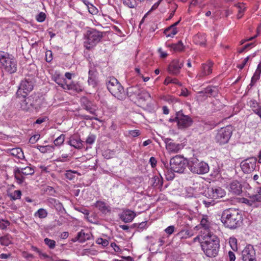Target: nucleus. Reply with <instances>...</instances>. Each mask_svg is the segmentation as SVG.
<instances>
[{"label":"nucleus","instance_id":"13d9d810","mask_svg":"<svg viewBox=\"0 0 261 261\" xmlns=\"http://www.w3.org/2000/svg\"><path fill=\"white\" fill-rule=\"evenodd\" d=\"M154 182L153 183L154 186H158L159 185L162 186L163 184L162 180H161L159 177L155 176L154 177Z\"/></svg>","mask_w":261,"mask_h":261},{"label":"nucleus","instance_id":"4c0bfd02","mask_svg":"<svg viewBox=\"0 0 261 261\" xmlns=\"http://www.w3.org/2000/svg\"><path fill=\"white\" fill-rule=\"evenodd\" d=\"M177 29L173 28L172 29H171L170 26L166 29L164 31V34L167 37H173L174 36L177 34Z\"/></svg>","mask_w":261,"mask_h":261},{"label":"nucleus","instance_id":"6e6d98bb","mask_svg":"<svg viewBox=\"0 0 261 261\" xmlns=\"http://www.w3.org/2000/svg\"><path fill=\"white\" fill-rule=\"evenodd\" d=\"M39 138H40L39 135H38V134L35 135L30 138V139L29 140V142L31 143L34 144L39 139Z\"/></svg>","mask_w":261,"mask_h":261},{"label":"nucleus","instance_id":"a18cd8bd","mask_svg":"<svg viewBox=\"0 0 261 261\" xmlns=\"http://www.w3.org/2000/svg\"><path fill=\"white\" fill-rule=\"evenodd\" d=\"M96 243L97 244L101 245L103 247H106L109 245V241L106 239H103L101 238H98L96 241Z\"/></svg>","mask_w":261,"mask_h":261},{"label":"nucleus","instance_id":"4d7b16f0","mask_svg":"<svg viewBox=\"0 0 261 261\" xmlns=\"http://www.w3.org/2000/svg\"><path fill=\"white\" fill-rule=\"evenodd\" d=\"M129 134L133 137H136L139 136L140 133L139 130L135 129L129 130Z\"/></svg>","mask_w":261,"mask_h":261},{"label":"nucleus","instance_id":"6e6552de","mask_svg":"<svg viewBox=\"0 0 261 261\" xmlns=\"http://www.w3.org/2000/svg\"><path fill=\"white\" fill-rule=\"evenodd\" d=\"M34 172V169L29 166L24 168L15 167L13 170L15 179L19 185L24 182L26 176L33 175Z\"/></svg>","mask_w":261,"mask_h":261},{"label":"nucleus","instance_id":"de8ad7c7","mask_svg":"<svg viewBox=\"0 0 261 261\" xmlns=\"http://www.w3.org/2000/svg\"><path fill=\"white\" fill-rule=\"evenodd\" d=\"M87 9L88 10L89 12L92 15H95L97 14L98 12V9L92 4L89 5V6L87 7Z\"/></svg>","mask_w":261,"mask_h":261},{"label":"nucleus","instance_id":"f03ea898","mask_svg":"<svg viewBox=\"0 0 261 261\" xmlns=\"http://www.w3.org/2000/svg\"><path fill=\"white\" fill-rule=\"evenodd\" d=\"M242 216L239 210L229 208L221 215V221L225 227L231 229L240 227L242 223Z\"/></svg>","mask_w":261,"mask_h":261},{"label":"nucleus","instance_id":"37998d69","mask_svg":"<svg viewBox=\"0 0 261 261\" xmlns=\"http://www.w3.org/2000/svg\"><path fill=\"white\" fill-rule=\"evenodd\" d=\"M65 140V135L61 134L59 137L56 138L54 141V144L56 146L61 145Z\"/></svg>","mask_w":261,"mask_h":261},{"label":"nucleus","instance_id":"79ce46f5","mask_svg":"<svg viewBox=\"0 0 261 261\" xmlns=\"http://www.w3.org/2000/svg\"><path fill=\"white\" fill-rule=\"evenodd\" d=\"M44 243L48 246L50 249H54L56 245L55 241L49 239L48 238H45L44 240Z\"/></svg>","mask_w":261,"mask_h":261},{"label":"nucleus","instance_id":"c756f323","mask_svg":"<svg viewBox=\"0 0 261 261\" xmlns=\"http://www.w3.org/2000/svg\"><path fill=\"white\" fill-rule=\"evenodd\" d=\"M8 152L12 156H16L18 159L23 157V153L20 148H14L9 150Z\"/></svg>","mask_w":261,"mask_h":261},{"label":"nucleus","instance_id":"2eb2a0df","mask_svg":"<svg viewBox=\"0 0 261 261\" xmlns=\"http://www.w3.org/2000/svg\"><path fill=\"white\" fill-rule=\"evenodd\" d=\"M164 141L166 144V148L170 153H177L182 148L181 144H176L170 138H164Z\"/></svg>","mask_w":261,"mask_h":261},{"label":"nucleus","instance_id":"f8f14e48","mask_svg":"<svg viewBox=\"0 0 261 261\" xmlns=\"http://www.w3.org/2000/svg\"><path fill=\"white\" fill-rule=\"evenodd\" d=\"M225 191L220 187L208 188L206 196L211 199H217L225 195Z\"/></svg>","mask_w":261,"mask_h":261},{"label":"nucleus","instance_id":"20e7f679","mask_svg":"<svg viewBox=\"0 0 261 261\" xmlns=\"http://www.w3.org/2000/svg\"><path fill=\"white\" fill-rule=\"evenodd\" d=\"M102 33L94 29L87 30L84 35V46L87 49H92L100 42Z\"/></svg>","mask_w":261,"mask_h":261},{"label":"nucleus","instance_id":"5fc2aeb1","mask_svg":"<svg viewBox=\"0 0 261 261\" xmlns=\"http://www.w3.org/2000/svg\"><path fill=\"white\" fill-rule=\"evenodd\" d=\"M174 230H175V227L173 225H171V226H168V227H167L165 229V231L166 232V233H167L169 235H171L172 234L174 231Z\"/></svg>","mask_w":261,"mask_h":261},{"label":"nucleus","instance_id":"9d476101","mask_svg":"<svg viewBox=\"0 0 261 261\" xmlns=\"http://www.w3.org/2000/svg\"><path fill=\"white\" fill-rule=\"evenodd\" d=\"M33 83L32 80L30 79L22 80L16 94L18 96L20 95L25 98L28 94L33 90Z\"/></svg>","mask_w":261,"mask_h":261},{"label":"nucleus","instance_id":"a211bd4d","mask_svg":"<svg viewBox=\"0 0 261 261\" xmlns=\"http://www.w3.org/2000/svg\"><path fill=\"white\" fill-rule=\"evenodd\" d=\"M21 108L24 111H29L32 108L37 109V105L34 102L33 98L31 96L25 98L21 103Z\"/></svg>","mask_w":261,"mask_h":261},{"label":"nucleus","instance_id":"4468645a","mask_svg":"<svg viewBox=\"0 0 261 261\" xmlns=\"http://www.w3.org/2000/svg\"><path fill=\"white\" fill-rule=\"evenodd\" d=\"M184 65V61L180 59H174L168 67L169 72L173 75H177Z\"/></svg>","mask_w":261,"mask_h":261},{"label":"nucleus","instance_id":"052dcab7","mask_svg":"<svg viewBox=\"0 0 261 261\" xmlns=\"http://www.w3.org/2000/svg\"><path fill=\"white\" fill-rule=\"evenodd\" d=\"M248 60H249V57L245 58L244 59V60L243 61V62H242V63L238 65L237 66V67L239 68H240V69H243L244 68V67L245 66V65L246 64V63H247V62L248 61Z\"/></svg>","mask_w":261,"mask_h":261},{"label":"nucleus","instance_id":"774afa93","mask_svg":"<svg viewBox=\"0 0 261 261\" xmlns=\"http://www.w3.org/2000/svg\"><path fill=\"white\" fill-rule=\"evenodd\" d=\"M149 163L152 167H154L156 164V160L155 158L151 157L149 159Z\"/></svg>","mask_w":261,"mask_h":261},{"label":"nucleus","instance_id":"0eeeda50","mask_svg":"<svg viewBox=\"0 0 261 261\" xmlns=\"http://www.w3.org/2000/svg\"><path fill=\"white\" fill-rule=\"evenodd\" d=\"M189 169L191 172L197 174H204L209 171L208 164L196 158H191L188 162Z\"/></svg>","mask_w":261,"mask_h":261},{"label":"nucleus","instance_id":"ea45409f","mask_svg":"<svg viewBox=\"0 0 261 261\" xmlns=\"http://www.w3.org/2000/svg\"><path fill=\"white\" fill-rule=\"evenodd\" d=\"M55 82L60 85L62 88H63L64 89H65V86L67 85V83L65 82V79L61 78L59 76L55 77Z\"/></svg>","mask_w":261,"mask_h":261},{"label":"nucleus","instance_id":"6ab92c4d","mask_svg":"<svg viewBox=\"0 0 261 261\" xmlns=\"http://www.w3.org/2000/svg\"><path fill=\"white\" fill-rule=\"evenodd\" d=\"M140 90V88L138 86L129 87L127 88L126 93L130 99H138Z\"/></svg>","mask_w":261,"mask_h":261},{"label":"nucleus","instance_id":"bf43d9fd","mask_svg":"<svg viewBox=\"0 0 261 261\" xmlns=\"http://www.w3.org/2000/svg\"><path fill=\"white\" fill-rule=\"evenodd\" d=\"M134 225V226H138V228L140 229H143L144 228H145L147 227V223H146V222H142L140 223H139V224H133Z\"/></svg>","mask_w":261,"mask_h":261},{"label":"nucleus","instance_id":"72a5a7b5","mask_svg":"<svg viewBox=\"0 0 261 261\" xmlns=\"http://www.w3.org/2000/svg\"><path fill=\"white\" fill-rule=\"evenodd\" d=\"M65 86V90H73L77 92H81L82 90V88L79 85L73 83L69 84H67V85Z\"/></svg>","mask_w":261,"mask_h":261},{"label":"nucleus","instance_id":"09e8293b","mask_svg":"<svg viewBox=\"0 0 261 261\" xmlns=\"http://www.w3.org/2000/svg\"><path fill=\"white\" fill-rule=\"evenodd\" d=\"M75 173H77V172L72 171L71 170L67 171L65 174V176L67 179L69 180H72L75 178V175L74 174Z\"/></svg>","mask_w":261,"mask_h":261},{"label":"nucleus","instance_id":"7ed1b4c3","mask_svg":"<svg viewBox=\"0 0 261 261\" xmlns=\"http://www.w3.org/2000/svg\"><path fill=\"white\" fill-rule=\"evenodd\" d=\"M188 162L186 159L179 155H175L171 159L170 161V167L171 173L169 172L168 168V164L164 163L165 167L168 170L169 177H167V179H172L174 178V174L172 172L179 173H183L186 169Z\"/></svg>","mask_w":261,"mask_h":261},{"label":"nucleus","instance_id":"4be33fe9","mask_svg":"<svg viewBox=\"0 0 261 261\" xmlns=\"http://www.w3.org/2000/svg\"><path fill=\"white\" fill-rule=\"evenodd\" d=\"M229 191L235 195H239L242 192L241 185L237 181H232L229 185Z\"/></svg>","mask_w":261,"mask_h":261},{"label":"nucleus","instance_id":"f704fd0d","mask_svg":"<svg viewBox=\"0 0 261 261\" xmlns=\"http://www.w3.org/2000/svg\"><path fill=\"white\" fill-rule=\"evenodd\" d=\"M47 212L46 210L41 208H39L35 214L34 216L40 219L45 218L47 216Z\"/></svg>","mask_w":261,"mask_h":261},{"label":"nucleus","instance_id":"49530a36","mask_svg":"<svg viewBox=\"0 0 261 261\" xmlns=\"http://www.w3.org/2000/svg\"><path fill=\"white\" fill-rule=\"evenodd\" d=\"M1 244L4 246H8L9 244H12L11 241L9 240L7 237H1L0 238Z\"/></svg>","mask_w":261,"mask_h":261},{"label":"nucleus","instance_id":"e2e57ef3","mask_svg":"<svg viewBox=\"0 0 261 261\" xmlns=\"http://www.w3.org/2000/svg\"><path fill=\"white\" fill-rule=\"evenodd\" d=\"M229 243L232 249H233L234 247L237 248V239L236 238H230Z\"/></svg>","mask_w":261,"mask_h":261},{"label":"nucleus","instance_id":"473e14b6","mask_svg":"<svg viewBox=\"0 0 261 261\" xmlns=\"http://www.w3.org/2000/svg\"><path fill=\"white\" fill-rule=\"evenodd\" d=\"M170 47L175 51H181L184 50V46L181 41H179L177 43L172 44Z\"/></svg>","mask_w":261,"mask_h":261},{"label":"nucleus","instance_id":"39448f33","mask_svg":"<svg viewBox=\"0 0 261 261\" xmlns=\"http://www.w3.org/2000/svg\"><path fill=\"white\" fill-rule=\"evenodd\" d=\"M1 68L9 73L17 70V62L14 57L7 52L0 51Z\"/></svg>","mask_w":261,"mask_h":261},{"label":"nucleus","instance_id":"680f3d73","mask_svg":"<svg viewBox=\"0 0 261 261\" xmlns=\"http://www.w3.org/2000/svg\"><path fill=\"white\" fill-rule=\"evenodd\" d=\"M243 202L250 206L254 207V203H253V201H251V196L249 197V199H244Z\"/></svg>","mask_w":261,"mask_h":261},{"label":"nucleus","instance_id":"a878e982","mask_svg":"<svg viewBox=\"0 0 261 261\" xmlns=\"http://www.w3.org/2000/svg\"><path fill=\"white\" fill-rule=\"evenodd\" d=\"M193 41L195 44L200 46H204L206 44V40L205 34H197L194 36Z\"/></svg>","mask_w":261,"mask_h":261},{"label":"nucleus","instance_id":"f257e3e1","mask_svg":"<svg viewBox=\"0 0 261 261\" xmlns=\"http://www.w3.org/2000/svg\"><path fill=\"white\" fill-rule=\"evenodd\" d=\"M203 241L201 247L203 252L207 257L216 256L220 248V241L218 238L212 232H208L203 236Z\"/></svg>","mask_w":261,"mask_h":261},{"label":"nucleus","instance_id":"aec40b11","mask_svg":"<svg viewBox=\"0 0 261 261\" xmlns=\"http://www.w3.org/2000/svg\"><path fill=\"white\" fill-rule=\"evenodd\" d=\"M136 216L134 212L129 210L124 211L120 215L121 219L125 223L130 222L133 221Z\"/></svg>","mask_w":261,"mask_h":261},{"label":"nucleus","instance_id":"2f4dec72","mask_svg":"<svg viewBox=\"0 0 261 261\" xmlns=\"http://www.w3.org/2000/svg\"><path fill=\"white\" fill-rule=\"evenodd\" d=\"M68 143L75 148L80 149L82 147V143L80 139H72L68 142Z\"/></svg>","mask_w":261,"mask_h":261},{"label":"nucleus","instance_id":"f3484780","mask_svg":"<svg viewBox=\"0 0 261 261\" xmlns=\"http://www.w3.org/2000/svg\"><path fill=\"white\" fill-rule=\"evenodd\" d=\"M213 63L211 61H208L202 64L201 69L197 74L199 78L207 76L212 73Z\"/></svg>","mask_w":261,"mask_h":261},{"label":"nucleus","instance_id":"ddd939ff","mask_svg":"<svg viewBox=\"0 0 261 261\" xmlns=\"http://www.w3.org/2000/svg\"><path fill=\"white\" fill-rule=\"evenodd\" d=\"M256 162L255 158H251L244 161L241 164L242 170L245 173L251 172L256 167Z\"/></svg>","mask_w":261,"mask_h":261},{"label":"nucleus","instance_id":"0e129e2a","mask_svg":"<svg viewBox=\"0 0 261 261\" xmlns=\"http://www.w3.org/2000/svg\"><path fill=\"white\" fill-rule=\"evenodd\" d=\"M88 82L89 85H91L93 87L96 85V82L94 77L89 76Z\"/></svg>","mask_w":261,"mask_h":261},{"label":"nucleus","instance_id":"7c9ffc66","mask_svg":"<svg viewBox=\"0 0 261 261\" xmlns=\"http://www.w3.org/2000/svg\"><path fill=\"white\" fill-rule=\"evenodd\" d=\"M234 6L238 9V13L237 14V18L240 19L242 17L244 12L246 10L245 4L244 3H238L234 5Z\"/></svg>","mask_w":261,"mask_h":261},{"label":"nucleus","instance_id":"9b49d317","mask_svg":"<svg viewBox=\"0 0 261 261\" xmlns=\"http://www.w3.org/2000/svg\"><path fill=\"white\" fill-rule=\"evenodd\" d=\"M176 119H177V125L179 128L189 127L193 122L191 117L184 115L181 111L176 112Z\"/></svg>","mask_w":261,"mask_h":261},{"label":"nucleus","instance_id":"dca6fc26","mask_svg":"<svg viewBox=\"0 0 261 261\" xmlns=\"http://www.w3.org/2000/svg\"><path fill=\"white\" fill-rule=\"evenodd\" d=\"M255 251L251 245H247L242 251V256L243 261H252L255 259Z\"/></svg>","mask_w":261,"mask_h":261},{"label":"nucleus","instance_id":"bb28decb","mask_svg":"<svg viewBox=\"0 0 261 261\" xmlns=\"http://www.w3.org/2000/svg\"><path fill=\"white\" fill-rule=\"evenodd\" d=\"M95 206L103 214H106L111 211L110 207L103 201H97L95 203Z\"/></svg>","mask_w":261,"mask_h":261},{"label":"nucleus","instance_id":"393cba45","mask_svg":"<svg viewBox=\"0 0 261 261\" xmlns=\"http://www.w3.org/2000/svg\"><path fill=\"white\" fill-rule=\"evenodd\" d=\"M251 201L254 203V207H258L261 202V187L257 189V193L251 196Z\"/></svg>","mask_w":261,"mask_h":261},{"label":"nucleus","instance_id":"c9c22d12","mask_svg":"<svg viewBox=\"0 0 261 261\" xmlns=\"http://www.w3.org/2000/svg\"><path fill=\"white\" fill-rule=\"evenodd\" d=\"M36 148L39 150V151L42 153H46L49 151H51L54 149V147L53 146L46 145V146H41V145H37Z\"/></svg>","mask_w":261,"mask_h":261},{"label":"nucleus","instance_id":"603ef678","mask_svg":"<svg viewBox=\"0 0 261 261\" xmlns=\"http://www.w3.org/2000/svg\"><path fill=\"white\" fill-rule=\"evenodd\" d=\"M68 155L67 154H62L61 156L59 157L56 160L57 162H65L69 161L68 159Z\"/></svg>","mask_w":261,"mask_h":261},{"label":"nucleus","instance_id":"5701e85b","mask_svg":"<svg viewBox=\"0 0 261 261\" xmlns=\"http://www.w3.org/2000/svg\"><path fill=\"white\" fill-rule=\"evenodd\" d=\"M91 234L88 233H85L83 230H81L78 232L77 236L73 240L74 242L76 241H79L80 243H83L87 240L90 239Z\"/></svg>","mask_w":261,"mask_h":261},{"label":"nucleus","instance_id":"1a4fd4ad","mask_svg":"<svg viewBox=\"0 0 261 261\" xmlns=\"http://www.w3.org/2000/svg\"><path fill=\"white\" fill-rule=\"evenodd\" d=\"M232 135V130L230 126L222 127L219 129L215 136V140L220 145L228 143Z\"/></svg>","mask_w":261,"mask_h":261},{"label":"nucleus","instance_id":"58836bf2","mask_svg":"<svg viewBox=\"0 0 261 261\" xmlns=\"http://www.w3.org/2000/svg\"><path fill=\"white\" fill-rule=\"evenodd\" d=\"M137 0H122L123 4L130 8H135L137 5Z\"/></svg>","mask_w":261,"mask_h":261},{"label":"nucleus","instance_id":"cd10ccee","mask_svg":"<svg viewBox=\"0 0 261 261\" xmlns=\"http://www.w3.org/2000/svg\"><path fill=\"white\" fill-rule=\"evenodd\" d=\"M218 89L216 87L208 86L204 91H201L200 93H204L207 96H215L218 94Z\"/></svg>","mask_w":261,"mask_h":261},{"label":"nucleus","instance_id":"e433bc0d","mask_svg":"<svg viewBox=\"0 0 261 261\" xmlns=\"http://www.w3.org/2000/svg\"><path fill=\"white\" fill-rule=\"evenodd\" d=\"M139 96H138V99H142L146 100L149 98L151 97L150 94L145 90L141 89L140 88Z\"/></svg>","mask_w":261,"mask_h":261},{"label":"nucleus","instance_id":"412c9836","mask_svg":"<svg viewBox=\"0 0 261 261\" xmlns=\"http://www.w3.org/2000/svg\"><path fill=\"white\" fill-rule=\"evenodd\" d=\"M82 105L84 108L89 112L90 113L95 115L96 106L93 105L92 103L86 98L82 99Z\"/></svg>","mask_w":261,"mask_h":261},{"label":"nucleus","instance_id":"c85d7f7f","mask_svg":"<svg viewBox=\"0 0 261 261\" xmlns=\"http://www.w3.org/2000/svg\"><path fill=\"white\" fill-rule=\"evenodd\" d=\"M193 236V234L188 230L182 229L176 234V237L180 239H186L189 238Z\"/></svg>","mask_w":261,"mask_h":261},{"label":"nucleus","instance_id":"864d4df0","mask_svg":"<svg viewBox=\"0 0 261 261\" xmlns=\"http://www.w3.org/2000/svg\"><path fill=\"white\" fill-rule=\"evenodd\" d=\"M95 140V136L93 135H90L87 138L86 142L87 144H92L94 142Z\"/></svg>","mask_w":261,"mask_h":261},{"label":"nucleus","instance_id":"a19ab883","mask_svg":"<svg viewBox=\"0 0 261 261\" xmlns=\"http://www.w3.org/2000/svg\"><path fill=\"white\" fill-rule=\"evenodd\" d=\"M21 192L20 190H15L9 194V196L13 200L19 199L21 198Z\"/></svg>","mask_w":261,"mask_h":261},{"label":"nucleus","instance_id":"69168bd1","mask_svg":"<svg viewBox=\"0 0 261 261\" xmlns=\"http://www.w3.org/2000/svg\"><path fill=\"white\" fill-rule=\"evenodd\" d=\"M261 73V63H260L256 69L255 73H254L256 75L258 76V77H260V75Z\"/></svg>","mask_w":261,"mask_h":261},{"label":"nucleus","instance_id":"b1692460","mask_svg":"<svg viewBox=\"0 0 261 261\" xmlns=\"http://www.w3.org/2000/svg\"><path fill=\"white\" fill-rule=\"evenodd\" d=\"M200 225L204 230L203 236L207 234L208 232H211L210 231V229L211 228V224L207 217H203L201 219Z\"/></svg>","mask_w":261,"mask_h":261},{"label":"nucleus","instance_id":"3c124183","mask_svg":"<svg viewBox=\"0 0 261 261\" xmlns=\"http://www.w3.org/2000/svg\"><path fill=\"white\" fill-rule=\"evenodd\" d=\"M46 18V15L43 12H40L36 16V19L39 22H43Z\"/></svg>","mask_w":261,"mask_h":261},{"label":"nucleus","instance_id":"8fccbe9b","mask_svg":"<svg viewBox=\"0 0 261 261\" xmlns=\"http://www.w3.org/2000/svg\"><path fill=\"white\" fill-rule=\"evenodd\" d=\"M252 107L253 112L261 118V106L257 105L256 107L255 106H252Z\"/></svg>","mask_w":261,"mask_h":261},{"label":"nucleus","instance_id":"c03bdc74","mask_svg":"<svg viewBox=\"0 0 261 261\" xmlns=\"http://www.w3.org/2000/svg\"><path fill=\"white\" fill-rule=\"evenodd\" d=\"M10 224V223L8 220L4 219L0 220V229L2 230L6 229Z\"/></svg>","mask_w":261,"mask_h":261},{"label":"nucleus","instance_id":"423d86ee","mask_svg":"<svg viewBox=\"0 0 261 261\" xmlns=\"http://www.w3.org/2000/svg\"><path fill=\"white\" fill-rule=\"evenodd\" d=\"M107 86L110 92L119 100H123L125 98V93L123 87L115 77H110L107 81Z\"/></svg>","mask_w":261,"mask_h":261},{"label":"nucleus","instance_id":"338daca9","mask_svg":"<svg viewBox=\"0 0 261 261\" xmlns=\"http://www.w3.org/2000/svg\"><path fill=\"white\" fill-rule=\"evenodd\" d=\"M228 257L229 261H234L236 259V256L234 253L231 251L228 252Z\"/></svg>","mask_w":261,"mask_h":261}]
</instances>
